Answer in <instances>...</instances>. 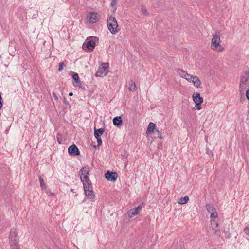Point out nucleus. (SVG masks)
Here are the masks:
<instances>
[{
    "mask_svg": "<svg viewBox=\"0 0 249 249\" xmlns=\"http://www.w3.org/2000/svg\"><path fill=\"white\" fill-rule=\"evenodd\" d=\"M196 109L197 110H200L201 109V105L196 104Z\"/></svg>",
    "mask_w": 249,
    "mask_h": 249,
    "instance_id": "58836bf2",
    "label": "nucleus"
},
{
    "mask_svg": "<svg viewBox=\"0 0 249 249\" xmlns=\"http://www.w3.org/2000/svg\"><path fill=\"white\" fill-rule=\"evenodd\" d=\"M84 189L85 194L88 198L90 199L94 198L95 195L93 194V189H90V187H85Z\"/></svg>",
    "mask_w": 249,
    "mask_h": 249,
    "instance_id": "9b49d317",
    "label": "nucleus"
},
{
    "mask_svg": "<svg viewBox=\"0 0 249 249\" xmlns=\"http://www.w3.org/2000/svg\"><path fill=\"white\" fill-rule=\"evenodd\" d=\"M192 97L196 104L201 105L203 102V98L198 92L194 93L192 95Z\"/></svg>",
    "mask_w": 249,
    "mask_h": 249,
    "instance_id": "9d476101",
    "label": "nucleus"
},
{
    "mask_svg": "<svg viewBox=\"0 0 249 249\" xmlns=\"http://www.w3.org/2000/svg\"><path fill=\"white\" fill-rule=\"evenodd\" d=\"M113 124L115 126L118 127H119L122 125L123 121L121 116H117L114 117L113 119Z\"/></svg>",
    "mask_w": 249,
    "mask_h": 249,
    "instance_id": "ddd939ff",
    "label": "nucleus"
},
{
    "mask_svg": "<svg viewBox=\"0 0 249 249\" xmlns=\"http://www.w3.org/2000/svg\"><path fill=\"white\" fill-rule=\"evenodd\" d=\"M223 232L225 234L224 236L226 238L229 239L231 237V234L229 232V231H227L226 230H224Z\"/></svg>",
    "mask_w": 249,
    "mask_h": 249,
    "instance_id": "a878e982",
    "label": "nucleus"
},
{
    "mask_svg": "<svg viewBox=\"0 0 249 249\" xmlns=\"http://www.w3.org/2000/svg\"><path fill=\"white\" fill-rule=\"evenodd\" d=\"M141 10H142V13L144 15H146L148 14L146 8V7L144 6H142Z\"/></svg>",
    "mask_w": 249,
    "mask_h": 249,
    "instance_id": "c85d7f7f",
    "label": "nucleus"
},
{
    "mask_svg": "<svg viewBox=\"0 0 249 249\" xmlns=\"http://www.w3.org/2000/svg\"><path fill=\"white\" fill-rule=\"evenodd\" d=\"M239 92L241 93L249 86V71H245L241 75L240 80Z\"/></svg>",
    "mask_w": 249,
    "mask_h": 249,
    "instance_id": "7ed1b4c3",
    "label": "nucleus"
},
{
    "mask_svg": "<svg viewBox=\"0 0 249 249\" xmlns=\"http://www.w3.org/2000/svg\"><path fill=\"white\" fill-rule=\"evenodd\" d=\"M220 42V36L217 34L213 35L211 40V49L213 50H216V48L219 46Z\"/></svg>",
    "mask_w": 249,
    "mask_h": 249,
    "instance_id": "0eeeda50",
    "label": "nucleus"
},
{
    "mask_svg": "<svg viewBox=\"0 0 249 249\" xmlns=\"http://www.w3.org/2000/svg\"><path fill=\"white\" fill-rule=\"evenodd\" d=\"M155 130L157 133L158 137L160 138V139H163V137L162 136L161 132L157 128H156Z\"/></svg>",
    "mask_w": 249,
    "mask_h": 249,
    "instance_id": "bb28decb",
    "label": "nucleus"
},
{
    "mask_svg": "<svg viewBox=\"0 0 249 249\" xmlns=\"http://www.w3.org/2000/svg\"><path fill=\"white\" fill-rule=\"evenodd\" d=\"M117 0H112L111 3V6L113 7L116 4Z\"/></svg>",
    "mask_w": 249,
    "mask_h": 249,
    "instance_id": "e433bc0d",
    "label": "nucleus"
},
{
    "mask_svg": "<svg viewBox=\"0 0 249 249\" xmlns=\"http://www.w3.org/2000/svg\"><path fill=\"white\" fill-rule=\"evenodd\" d=\"M71 192H73V189H71Z\"/></svg>",
    "mask_w": 249,
    "mask_h": 249,
    "instance_id": "49530a36",
    "label": "nucleus"
},
{
    "mask_svg": "<svg viewBox=\"0 0 249 249\" xmlns=\"http://www.w3.org/2000/svg\"><path fill=\"white\" fill-rule=\"evenodd\" d=\"M107 25L108 30L112 34H115L120 30L118 28L117 21L114 17L110 16L107 18Z\"/></svg>",
    "mask_w": 249,
    "mask_h": 249,
    "instance_id": "f03ea898",
    "label": "nucleus"
},
{
    "mask_svg": "<svg viewBox=\"0 0 249 249\" xmlns=\"http://www.w3.org/2000/svg\"><path fill=\"white\" fill-rule=\"evenodd\" d=\"M97 14L94 12H91L89 16V21L91 23H94L98 21L97 18Z\"/></svg>",
    "mask_w": 249,
    "mask_h": 249,
    "instance_id": "2eb2a0df",
    "label": "nucleus"
},
{
    "mask_svg": "<svg viewBox=\"0 0 249 249\" xmlns=\"http://www.w3.org/2000/svg\"><path fill=\"white\" fill-rule=\"evenodd\" d=\"M95 138L97 139L98 146L99 147L100 146H101L102 144V140L100 137H95Z\"/></svg>",
    "mask_w": 249,
    "mask_h": 249,
    "instance_id": "cd10ccee",
    "label": "nucleus"
},
{
    "mask_svg": "<svg viewBox=\"0 0 249 249\" xmlns=\"http://www.w3.org/2000/svg\"><path fill=\"white\" fill-rule=\"evenodd\" d=\"M64 65V64L63 62H60L59 64L58 71L59 72L61 71L62 70H63V67Z\"/></svg>",
    "mask_w": 249,
    "mask_h": 249,
    "instance_id": "2f4dec72",
    "label": "nucleus"
},
{
    "mask_svg": "<svg viewBox=\"0 0 249 249\" xmlns=\"http://www.w3.org/2000/svg\"><path fill=\"white\" fill-rule=\"evenodd\" d=\"M54 195V193H52V192H50L49 193V196H53Z\"/></svg>",
    "mask_w": 249,
    "mask_h": 249,
    "instance_id": "ea45409f",
    "label": "nucleus"
},
{
    "mask_svg": "<svg viewBox=\"0 0 249 249\" xmlns=\"http://www.w3.org/2000/svg\"><path fill=\"white\" fill-rule=\"evenodd\" d=\"M68 153L71 156H76L79 155L80 152L76 145L72 144L68 148Z\"/></svg>",
    "mask_w": 249,
    "mask_h": 249,
    "instance_id": "1a4fd4ad",
    "label": "nucleus"
},
{
    "mask_svg": "<svg viewBox=\"0 0 249 249\" xmlns=\"http://www.w3.org/2000/svg\"><path fill=\"white\" fill-rule=\"evenodd\" d=\"M17 249H19V248L18 247V248H17Z\"/></svg>",
    "mask_w": 249,
    "mask_h": 249,
    "instance_id": "de8ad7c7",
    "label": "nucleus"
},
{
    "mask_svg": "<svg viewBox=\"0 0 249 249\" xmlns=\"http://www.w3.org/2000/svg\"><path fill=\"white\" fill-rule=\"evenodd\" d=\"M142 209V205H139V206L136 208L131 209L129 212V216L130 217H132L135 215H137L139 213V211Z\"/></svg>",
    "mask_w": 249,
    "mask_h": 249,
    "instance_id": "f8f14e48",
    "label": "nucleus"
},
{
    "mask_svg": "<svg viewBox=\"0 0 249 249\" xmlns=\"http://www.w3.org/2000/svg\"><path fill=\"white\" fill-rule=\"evenodd\" d=\"M129 89L131 91H135L136 90V86L135 83L131 80L129 82Z\"/></svg>",
    "mask_w": 249,
    "mask_h": 249,
    "instance_id": "4be33fe9",
    "label": "nucleus"
},
{
    "mask_svg": "<svg viewBox=\"0 0 249 249\" xmlns=\"http://www.w3.org/2000/svg\"><path fill=\"white\" fill-rule=\"evenodd\" d=\"M177 71L181 77L189 82L193 83L194 85L196 88H198L201 85L200 80L197 76L189 74L186 71L181 69H178Z\"/></svg>",
    "mask_w": 249,
    "mask_h": 249,
    "instance_id": "f257e3e1",
    "label": "nucleus"
},
{
    "mask_svg": "<svg viewBox=\"0 0 249 249\" xmlns=\"http://www.w3.org/2000/svg\"><path fill=\"white\" fill-rule=\"evenodd\" d=\"M82 178H83V179H82V180H86L87 181H89V180H90L89 179V175H84L83 177H82Z\"/></svg>",
    "mask_w": 249,
    "mask_h": 249,
    "instance_id": "7c9ffc66",
    "label": "nucleus"
},
{
    "mask_svg": "<svg viewBox=\"0 0 249 249\" xmlns=\"http://www.w3.org/2000/svg\"><path fill=\"white\" fill-rule=\"evenodd\" d=\"M69 95L70 96H72V95H73V93H72V92H70V93H69Z\"/></svg>",
    "mask_w": 249,
    "mask_h": 249,
    "instance_id": "37998d69",
    "label": "nucleus"
},
{
    "mask_svg": "<svg viewBox=\"0 0 249 249\" xmlns=\"http://www.w3.org/2000/svg\"><path fill=\"white\" fill-rule=\"evenodd\" d=\"M116 10V8L115 7V8H114V10L113 12H114Z\"/></svg>",
    "mask_w": 249,
    "mask_h": 249,
    "instance_id": "a18cd8bd",
    "label": "nucleus"
},
{
    "mask_svg": "<svg viewBox=\"0 0 249 249\" xmlns=\"http://www.w3.org/2000/svg\"><path fill=\"white\" fill-rule=\"evenodd\" d=\"M63 102L66 105H68L70 107V103L68 101H67L65 97H63Z\"/></svg>",
    "mask_w": 249,
    "mask_h": 249,
    "instance_id": "f704fd0d",
    "label": "nucleus"
},
{
    "mask_svg": "<svg viewBox=\"0 0 249 249\" xmlns=\"http://www.w3.org/2000/svg\"><path fill=\"white\" fill-rule=\"evenodd\" d=\"M85 45L88 50L92 51L96 46V43L94 41L90 40L87 41Z\"/></svg>",
    "mask_w": 249,
    "mask_h": 249,
    "instance_id": "4468645a",
    "label": "nucleus"
},
{
    "mask_svg": "<svg viewBox=\"0 0 249 249\" xmlns=\"http://www.w3.org/2000/svg\"><path fill=\"white\" fill-rule=\"evenodd\" d=\"M206 153L208 154L210 156H213V153L212 151L209 149L208 147H206Z\"/></svg>",
    "mask_w": 249,
    "mask_h": 249,
    "instance_id": "c756f323",
    "label": "nucleus"
},
{
    "mask_svg": "<svg viewBox=\"0 0 249 249\" xmlns=\"http://www.w3.org/2000/svg\"><path fill=\"white\" fill-rule=\"evenodd\" d=\"M244 232L249 236V227H246L244 229Z\"/></svg>",
    "mask_w": 249,
    "mask_h": 249,
    "instance_id": "72a5a7b5",
    "label": "nucleus"
},
{
    "mask_svg": "<svg viewBox=\"0 0 249 249\" xmlns=\"http://www.w3.org/2000/svg\"><path fill=\"white\" fill-rule=\"evenodd\" d=\"M224 50V48L219 44V46H218L216 50H217L218 52H222Z\"/></svg>",
    "mask_w": 249,
    "mask_h": 249,
    "instance_id": "473e14b6",
    "label": "nucleus"
},
{
    "mask_svg": "<svg viewBox=\"0 0 249 249\" xmlns=\"http://www.w3.org/2000/svg\"><path fill=\"white\" fill-rule=\"evenodd\" d=\"M80 178H81V181L82 182L83 185V188H85V187H87L88 188L90 187V189H93L92 184H91V181L90 180H89V181H87L86 180H82V178L81 177H80Z\"/></svg>",
    "mask_w": 249,
    "mask_h": 249,
    "instance_id": "6ab92c4d",
    "label": "nucleus"
},
{
    "mask_svg": "<svg viewBox=\"0 0 249 249\" xmlns=\"http://www.w3.org/2000/svg\"><path fill=\"white\" fill-rule=\"evenodd\" d=\"M105 178L107 181L114 182L117 180L118 174L116 172L108 170L105 174Z\"/></svg>",
    "mask_w": 249,
    "mask_h": 249,
    "instance_id": "423d86ee",
    "label": "nucleus"
},
{
    "mask_svg": "<svg viewBox=\"0 0 249 249\" xmlns=\"http://www.w3.org/2000/svg\"><path fill=\"white\" fill-rule=\"evenodd\" d=\"M89 167L88 166H85L82 167L80 170V172H81V177H82V176L89 174Z\"/></svg>",
    "mask_w": 249,
    "mask_h": 249,
    "instance_id": "412c9836",
    "label": "nucleus"
},
{
    "mask_svg": "<svg viewBox=\"0 0 249 249\" xmlns=\"http://www.w3.org/2000/svg\"><path fill=\"white\" fill-rule=\"evenodd\" d=\"M211 223L213 228V229L215 231V234H217V232L219 231L218 230H217L216 228L218 227V223L216 222L214 219H211Z\"/></svg>",
    "mask_w": 249,
    "mask_h": 249,
    "instance_id": "aec40b11",
    "label": "nucleus"
},
{
    "mask_svg": "<svg viewBox=\"0 0 249 249\" xmlns=\"http://www.w3.org/2000/svg\"><path fill=\"white\" fill-rule=\"evenodd\" d=\"M218 217V213H217L216 210H215V212L214 211L213 213H212L210 214V217L211 219H213V218H216Z\"/></svg>",
    "mask_w": 249,
    "mask_h": 249,
    "instance_id": "393cba45",
    "label": "nucleus"
},
{
    "mask_svg": "<svg viewBox=\"0 0 249 249\" xmlns=\"http://www.w3.org/2000/svg\"><path fill=\"white\" fill-rule=\"evenodd\" d=\"M206 208L210 214L213 213L214 211L215 212L216 210V209L214 207L213 205L212 204H206Z\"/></svg>",
    "mask_w": 249,
    "mask_h": 249,
    "instance_id": "a211bd4d",
    "label": "nucleus"
},
{
    "mask_svg": "<svg viewBox=\"0 0 249 249\" xmlns=\"http://www.w3.org/2000/svg\"><path fill=\"white\" fill-rule=\"evenodd\" d=\"M104 131H105L104 128L96 129L95 127L94 129V135L95 137H101V136L103 135Z\"/></svg>",
    "mask_w": 249,
    "mask_h": 249,
    "instance_id": "dca6fc26",
    "label": "nucleus"
},
{
    "mask_svg": "<svg viewBox=\"0 0 249 249\" xmlns=\"http://www.w3.org/2000/svg\"><path fill=\"white\" fill-rule=\"evenodd\" d=\"M39 182H40V185L41 188L42 189H47V186H46V185H45V184L44 183V179H43V178L41 176L39 177Z\"/></svg>",
    "mask_w": 249,
    "mask_h": 249,
    "instance_id": "b1692460",
    "label": "nucleus"
},
{
    "mask_svg": "<svg viewBox=\"0 0 249 249\" xmlns=\"http://www.w3.org/2000/svg\"><path fill=\"white\" fill-rule=\"evenodd\" d=\"M162 145H159L158 146V148L160 149L162 148Z\"/></svg>",
    "mask_w": 249,
    "mask_h": 249,
    "instance_id": "79ce46f5",
    "label": "nucleus"
},
{
    "mask_svg": "<svg viewBox=\"0 0 249 249\" xmlns=\"http://www.w3.org/2000/svg\"><path fill=\"white\" fill-rule=\"evenodd\" d=\"M53 96L56 101H57L58 100V98L54 92L53 93Z\"/></svg>",
    "mask_w": 249,
    "mask_h": 249,
    "instance_id": "4c0bfd02",
    "label": "nucleus"
},
{
    "mask_svg": "<svg viewBox=\"0 0 249 249\" xmlns=\"http://www.w3.org/2000/svg\"><path fill=\"white\" fill-rule=\"evenodd\" d=\"M108 64L104 63L101 66L99 67L97 71L95 73L96 77H104L106 76L109 71H108Z\"/></svg>",
    "mask_w": 249,
    "mask_h": 249,
    "instance_id": "39448f33",
    "label": "nucleus"
},
{
    "mask_svg": "<svg viewBox=\"0 0 249 249\" xmlns=\"http://www.w3.org/2000/svg\"><path fill=\"white\" fill-rule=\"evenodd\" d=\"M188 200H189V197L187 196H186L183 197H181L179 199L178 203L180 204H185L187 203Z\"/></svg>",
    "mask_w": 249,
    "mask_h": 249,
    "instance_id": "5701e85b",
    "label": "nucleus"
},
{
    "mask_svg": "<svg viewBox=\"0 0 249 249\" xmlns=\"http://www.w3.org/2000/svg\"><path fill=\"white\" fill-rule=\"evenodd\" d=\"M9 238L12 249H17L18 248V237L15 229L11 230Z\"/></svg>",
    "mask_w": 249,
    "mask_h": 249,
    "instance_id": "20e7f679",
    "label": "nucleus"
},
{
    "mask_svg": "<svg viewBox=\"0 0 249 249\" xmlns=\"http://www.w3.org/2000/svg\"><path fill=\"white\" fill-rule=\"evenodd\" d=\"M155 128V124L152 122H150L147 128L146 133L147 134H150L153 132Z\"/></svg>",
    "mask_w": 249,
    "mask_h": 249,
    "instance_id": "f3484780",
    "label": "nucleus"
},
{
    "mask_svg": "<svg viewBox=\"0 0 249 249\" xmlns=\"http://www.w3.org/2000/svg\"><path fill=\"white\" fill-rule=\"evenodd\" d=\"M70 74L72 76V78L73 79V83L75 82L77 84L76 85H74L75 87H78L79 88L82 89L83 90H86V88L84 86H83L81 84V82L79 79V77L77 73L71 71Z\"/></svg>",
    "mask_w": 249,
    "mask_h": 249,
    "instance_id": "6e6552de",
    "label": "nucleus"
},
{
    "mask_svg": "<svg viewBox=\"0 0 249 249\" xmlns=\"http://www.w3.org/2000/svg\"><path fill=\"white\" fill-rule=\"evenodd\" d=\"M57 141L59 144L61 143V140L59 138H57Z\"/></svg>",
    "mask_w": 249,
    "mask_h": 249,
    "instance_id": "a19ab883",
    "label": "nucleus"
},
{
    "mask_svg": "<svg viewBox=\"0 0 249 249\" xmlns=\"http://www.w3.org/2000/svg\"><path fill=\"white\" fill-rule=\"evenodd\" d=\"M246 98L249 100V89H247L246 93Z\"/></svg>",
    "mask_w": 249,
    "mask_h": 249,
    "instance_id": "c9c22d12",
    "label": "nucleus"
},
{
    "mask_svg": "<svg viewBox=\"0 0 249 249\" xmlns=\"http://www.w3.org/2000/svg\"><path fill=\"white\" fill-rule=\"evenodd\" d=\"M240 94H241V95H243L244 94V91L241 92V93H240Z\"/></svg>",
    "mask_w": 249,
    "mask_h": 249,
    "instance_id": "c03bdc74",
    "label": "nucleus"
}]
</instances>
